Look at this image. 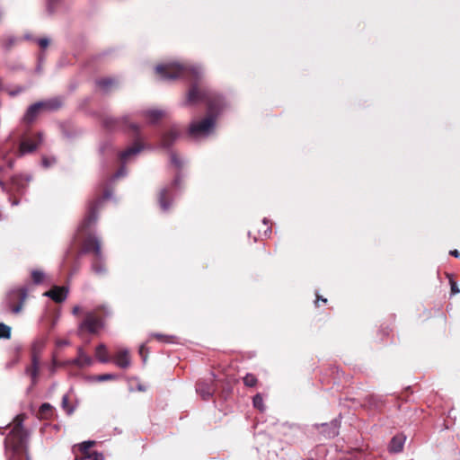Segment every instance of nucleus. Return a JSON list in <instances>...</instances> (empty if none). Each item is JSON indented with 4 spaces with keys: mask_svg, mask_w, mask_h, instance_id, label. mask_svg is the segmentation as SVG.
Here are the masks:
<instances>
[{
    "mask_svg": "<svg viewBox=\"0 0 460 460\" xmlns=\"http://www.w3.org/2000/svg\"><path fill=\"white\" fill-rule=\"evenodd\" d=\"M31 278L35 284H40L45 278V274L41 270H34L31 271Z\"/></svg>",
    "mask_w": 460,
    "mask_h": 460,
    "instance_id": "obj_26",
    "label": "nucleus"
},
{
    "mask_svg": "<svg viewBox=\"0 0 460 460\" xmlns=\"http://www.w3.org/2000/svg\"><path fill=\"white\" fill-rule=\"evenodd\" d=\"M26 440L27 438L22 429V422L19 421L4 439L6 452L12 451V456H9L8 460H16V456L25 449Z\"/></svg>",
    "mask_w": 460,
    "mask_h": 460,
    "instance_id": "obj_4",
    "label": "nucleus"
},
{
    "mask_svg": "<svg viewBox=\"0 0 460 460\" xmlns=\"http://www.w3.org/2000/svg\"><path fill=\"white\" fill-rule=\"evenodd\" d=\"M92 460H104L103 456L102 455H99V454H95Z\"/></svg>",
    "mask_w": 460,
    "mask_h": 460,
    "instance_id": "obj_43",
    "label": "nucleus"
},
{
    "mask_svg": "<svg viewBox=\"0 0 460 460\" xmlns=\"http://www.w3.org/2000/svg\"><path fill=\"white\" fill-rule=\"evenodd\" d=\"M405 438L402 435L394 436L390 444L389 451L392 453H399L403 449Z\"/></svg>",
    "mask_w": 460,
    "mask_h": 460,
    "instance_id": "obj_16",
    "label": "nucleus"
},
{
    "mask_svg": "<svg viewBox=\"0 0 460 460\" xmlns=\"http://www.w3.org/2000/svg\"><path fill=\"white\" fill-rule=\"evenodd\" d=\"M105 126L107 127H112L111 124L112 123H117V124H121V125H124V124H128V127L133 130V131H138L139 130V126L136 123H128V117H124L122 118L121 119L119 120H117V119H111V118H109V119H106L105 121Z\"/></svg>",
    "mask_w": 460,
    "mask_h": 460,
    "instance_id": "obj_19",
    "label": "nucleus"
},
{
    "mask_svg": "<svg viewBox=\"0 0 460 460\" xmlns=\"http://www.w3.org/2000/svg\"><path fill=\"white\" fill-rule=\"evenodd\" d=\"M59 1L60 0H47L46 12L49 15H53L56 13Z\"/></svg>",
    "mask_w": 460,
    "mask_h": 460,
    "instance_id": "obj_24",
    "label": "nucleus"
},
{
    "mask_svg": "<svg viewBox=\"0 0 460 460\" xmlns=\"http://www.w3.org/2000/svg\"><path fill=\"white\" fill-rule=\"evenodd\" d=\"M38 147V143L31 138L24 139L20 145V151L22 155L29 154L35 151Z\"/></svg>",
    "mask_w": 460,
    "mask_h": 460,
    "instance_id": "obj_20",
    "label": "nucleus"
},
{
    "mask_svg": "<svg viewBox=\"0 0 460 460\" xmlns=\"http://www.w3.org/2000/svg\"><path fill=\"white\" fill-rule=\"evenodd\" d=\"M93 444L94 442L91 440L84 441L79 445V449L83 454H87L89 449L93 446Z\"/></svg>",
    "mask_w": 460,
    "mask_h": 460,
    "instance_id": "obj_32",
    "label": "nucleus"
},
{
    "mask_svg": "<svg viewBox=\"0 0 460 460\" xmlns=\"http://www.w3.org/2000/svg\"><path fill=\"white\" fill-rule=\"evenodd\" d=\"M127 175V169H126V166L123 164L118 171L117 172L112 176L111 180L112 181H115L117 179H119L121 177H124Z\"/></svg>",
    "mask_w": 460,
    "mask_h": 460,
    "instance_id": "obj_33",
    "label": "nucleus"
},
{
    "mask_svg": "<svg viewBox=\"0 0 460 460\" xmlns=\"http://www.w3.org/2000/svg\"><path fill=\"white\" fill-rule=\"evenodd\" d=\"M200 102L208 104L207 115L190 123L188 134L195 141H201L214 134L217 118L226 106L224 98L206 87L194 84L189 90L183 105H196Z\"/></svg>",
    "mask_w": 460,
    "mask_h": 460,
    "instance_id": "obj_1",
    "label": "nucleus"
},
{
    "mask_svg": "<svg viewBox=\"0 0 460 460\" xmlns=\"http://www.w3.org/2000/svg\"><path fill=\"white\" fill-rule=\"evenodd\" d=\"M144 116L148 123L155 124L164 116V111L160 110H148L144 112Z\"/></svg>",
    "mask_w": 460,
    "mask_h": 460,
    "instance_id": "obj_21",
    "label": "nucleus"
},
{
    "mask_svg": "<svg viewBox=\"0 0 460 460\" xmlns=\"http://www.w3.org/2000/svg\"><path fill=\"white\" fill-rule=\"evenodd\" d=\"M451 255L455 256V257H459V252L457 250H453V251H450L449 252Z\"/></svg>",
    "mask_w": 460,
    "mask_h": 460,
    "instance_id": "obj_44",
    "label": "nucleus"
},
{
    "mask_svg": "<svg viewBox=\"0 0 460 460\" xmlns=\"http://www.w3.org/2000/svg\"><path fill=\"white\" fill-rule=\"evenodd\" d=\"M31 177L29 175L15 176L12 179V183L17 190L25 188V183L31 181Z\"/></svg>",
    "mask_w": 460,
    "mask_h": 460,
    "instance_id": "obj_23",
    "label": "nucleus"
},
{
    "mask_svg": "<svg viewBox=\"0 0 460 460\" xmlns=\"http://www.w3.org/2000/svg\"><path fill=\"white\" fill-rule=\"evenodd\" d=\"M180 137V130L176 127H172L165 132L161 138V146L169 148Z\"/></svg>",
    "mask_w": 460,
    "mask_h": 460,
    "instance_id": "obj_10",
    "label": "nucleus"
},
{
    "mask_svg": "<svg viewBox=\"0 0 460 460\" xmlns=\"http://www.w3.org/2000/svg\"><path fill=\"white\" fill-rule=\"evenodd\" d=\"M116 377L117 376L115 375H112V374H104V375L96 376L94 377V380L99 381V382H102V381L112 380V379H115Z\"/></svg>",
    "mask_w": 460,
    "mask_h": 460,
    "instance_id": "obj_34",
    "label": "nucleus"
},
{
    "mask_svg": "<svg viewBox=\"0 0 460 460\" xmlns=\"http://www.w3.org/2000/svg\"><path fill=\"white\" fill-rule=\"evenodd\" d=\"M58 106L59 103L57 101L35 102L28 107L23 116V119L24 121L31 123L36 119L40 110L52 111L58 109Z\"/></svg>",
    "mask_w": 460,
    "mask_h": 460,
    "instance_id": "obj_7",
    "label": "nucleus"
},
{
    "mask_svg": "<svg viewBox=\"0 0 460 460\" xmlns=\"http://www.w3.org/2000/svg\"><path fill=\"white\" fill-rule=\"evenodd\" d=\"M10 334H11V328L3 323H0V339L1 338L8 339L10 337Z\"/></svg>",
    "mask_w": 460,
    "mask_h": 460,
    "instance_id": "obj_29",
    "label": "nucleus"
},
{
    "mask_svg": "<svg viewBox=\"0 0 460 460\" xmlns=\"http://www.w3.org/2000/svg\"><path fill=\"white\" fill-rule=\"evenodd\" d=\"M15 42L16 38L14 36H8L5 40H2L0 44L5 50H9L15 44Z\"/></svg>",
    "mask_w": 460,
    "mask_h": 460,
    "instance_id": "obj_25",
    "label": "nucleus"
},
{
    "mask_svg": "<svg viewBox=\"0 0 460 460\" xmlns=\"http://www.w3.org/2000/svg\"><path fill=\"white\" fill-rule=\"evenodd\" d=\"M62 408L63 410L67 413V414H71L73 413L74 411V407L73 406H70L68 404V396L67 395H64L62 397Z\"/></svg>",
    "mask_w": 460,
    "mask_h": 460,
    "instance_id": "obj_30",
    "label": "nucleus"
},
{
    "mask_svg": "<svg viewBox=\"0 0 460 460\" xmlns=\"http://www.w3.org/2000/svg\"><path fill=\"white\" fill-rule=\"evenodd\" d=\"M253 406L259 409L261 411H264L263 399L260 394H257L252 399Z\"/></svg>",
    "mask_w": 460,
    "mask_h": 460,
    "instance_id": "obj_28",
    "label": "nucleus"
},
{
    "mask_svg": "<svg viewBox=\"0 0 460 460\" xmlns=\"http://www.w3.org/2000/svg\"><path fill=\"white\" fill-rule=\"evenodd\" d=\"M144 349H145V347L140 346V349H139L140 354H142V353H143Z\"/></svg>",
    "mask_w": 460,
    "mask_h": 460,
    "instance_id": "obj_46",
    "label": "nucleus"
},
{
    "mask_svg": "<svg viewBox=\"0 0 460 460\" xmlns=\"http://www.w3.org/2000/svg\"><path fill=\"white\" fill-rule=\"evenodd\" d=\"M40 141H41V134H39Z\"/></svg>",
    "mask_w": 460,
    "mask_h": 460,
    "instance_id": "obj_47",
    "label": "nucleus"
},
{
    "mask_svg": "<svg viewBox=\"0 0 460 460\" xmlns=\"http://www.w3.org/2000/svg\"><path fill=\"white\" fill-rule=\"evenodd\" d=\"M38 44L40 48L46 49L49 44V40L48 38H41L38 40Z\"/></svg>",
    "mask_w": 460,
    "mask_h": 460,
    "instance_id": "obj_37",
    "label": "nucleus"
},
{
    "mask_svg": "<svg viewBox=\"0 0 460 460\" xmlns=\"http://www.w3.org/2000/svg\"><path fill=\"white\" fill-rule=\"evenodd\" d=\"M155 71L163 80L185 77L189 74H191L193 78L199 79L203 74V69L200 66L181 65L176 62L158 65L155 67Z\"/></svg>",
    "mask_w": 460,
    "mask_h": 460,
    "instance_id": "obj_3",
    "label": "nucleus"
},
{
    "mask_svg": "<svg viewBox=\"0 0 460 460\" xmlns=\"http://www.w3.org/2000/svg\"><path fill=\"white\" fill-rule=\"evenodd\" d=\"M142 149L143 146L140 144H135L133 146H130L127 148L125 151L121 152L119 155V158L123 162V164H126L131 159V157L137 155Z\"/></svg>",
    "mask_w": 460,
    "mask_h": 460,
    "instance_id": "obj_13",
    "label": "nucleus"
},
{
    "mask_svg": "<svg viewBox=\"0 0 460 460\" xmlns=\"http://www.w3.org/2000/svg\"><path fill=\"white\" fill-rule=\"evenodd\" d=\"M81 311V308L79 305H75L73 307L72 314L74 315H76Z\"/></svg>",
    "mask_w": 460,
    "mask_h": 460,
    "instance_id": "obj_41",
    "label": "nucleus"
},
{
    "mask_svg": "<svg viewBox=\"0 0 460 460\" xmlns=\"http://www.w3.org/2000/svg\"><path fill=\"white\" fill-rule=\"evenodd\" d=\"M450 285H451V292L453 295H456V294L460 293V289L455 281L451 280Z\"/></svg>",
    "mask_w": 460,
    "mask_h": 460,
    "instance_id": "obj_38",
    "label": "nucleus"
},
{
    "mask_svg": "<svg viewBox=\"0 0 460 460\" xmlns=\"http://www.w3.org/2000/svg\"><path fill=\"white\" fill-rule=\"evenodd\" d=\"M243 383L246 386L253 387L257 384V378L254 375L248 373L243 377Z\"/></svg>",
    "mask_w": 460,
    "mask_h": 460,
    "instance_id": "obj_27",
    "label": "nucleus"
},
{
    "mask_svg": "<svg viewBox=\"0 0 460 460\" xmlns=\"http://www.w3.org/2000/svg\"><path fill=\"white\" fill-rule=\"evenodd\" d=\"M68 289L65 287H54L52 289L44 293L45 296L50 297L55 302L60 303L66 300Z\"/></svg>",
    "mask_w": 460,
    "mask_h": 460,
    "instance_id": "obj_11",
    "label": "nucleus"
},
{
    "mask_svg": "<svg viewBox=\"0 0 460 460\" xmlns=\"http://www.w3.org/2000/svg\"><path fill=\"white\" fill-rule=\"evenodd\" d=\"M52 407L49 403H43L41 406H40V412L41 413H47L48 411H51Z\"/></svg>",
    "mask_w": 460,
    "mask_h": 460,
    "instance_id": "obj_40",
    "label": "nucleus"
},
{
    "mask_svg": "<svg viewBox=\"0 0 460 460\" xmlns=\"http://www.w3.org/2000/svg\"><path fill=\"white\" fill-rule=\"evenodd\" d=\"M171 162L172 164H174L177 168H181L183 164L182 161L177 156L176 154L172 153L171 154Z\"/></svg>",
    "mask_w": 460,
    "mask_h": 460,
    "instance_id": "obj_35",
    "label": "nucleus"
},
{
    "mask_svg": "<svg viewBox=\"0 0 460 460\" xmlns=\"http://www.w3.org/2000/svg\"><path fill=\"white\" fill-rule=\"evenodd\" d=\"M26 372H27L28 375L31 376L32 384H35L36 380H37L38 373H39V361H38V359H37L35 355L32 358V365H31V367L27 368Z\"/></svg>",
    "mask_w": 460,
    "mask_h": 460,
    "instance_id": "obj_22",
    "label": "nucleus"
},
{
    "mask_svg": "<svg viewBox=\"0 0 460 460\" xmlns=\"http://www.w3.org/2000/svg\"><path fill=\"white\" fill-rule=\"evenodd\" d=\"M321 426L323 427L322 432L328 438H333L339 433V422L337 420H332L330 424L323 423Z\"/></svg>",
    "mask_w": 460,
    "mask_h": 460,
    "instance_id": "obj_15",
    "label": "nucleus"
},
{
    "mask_svg": "<svg viewBox=\"0 0 460 460\" xmlns=\"http://www.w3.org/2000/svg\"><path fill=\"white\" fill-rule=\"evenodd\" d=\"M52 163H54V160H52V162H49L47 158H46V159H43V161H42L43 165H44V166H46V167L50 166V164H51Z\"/></svg>",
    "mask_w": 460,
    "mask_h": 460,
    "instance_id": "obj_42",
    "label": "nucleus"
},
{
    "mask_svg": "<svg viewBox=\"0 0 460 460\" xmlns=\"http://www.w3.org/2000/svg\"><path fill=\"white\" fill-rule=\"evenodd\" d=\"M112 84L113 81L111 79H103L98 81V85L104 90L108 89L109 86H111Z\"/></svg>",
    "mask_w": 460,
    "mask_h": 460,
    "instance_id": "obj_36",
    "label": "nucleus"
},
{
    "mask_svg": "<svg viewBox=\"0 0 460 460\" xmlns=\"http://www.w3.org/2000/svg\"><path fill=\"white\" fill-rule=\"evenodd\" d=\"M112 193L109 190L105 191L103 199L97 200L94 204L90 206L88 216L84 218L82 226H80L82 229L88 227L90 225L94 224L97 221V209L99 206L102 203L103 199H111Z\"/></svg>",
    "mask_w": 460,
    "mask_h": 460,
    "instance_id": "obj_9",
    "label": "nucleus"
},
{
    "mask_svg": "<svg viewBox=\"0 0 460 460\" xmlns=\"http://www.w3.org/2000/svg\"><path fill=\"white\" fill-rule=\"evenodd\" d=\"M95 357L102 363L112 361L120 368H127L131 363V358L128 349H120L115 353L112 358H111L107 355L105 347H97L95 350Z\"/></svg>",
    "mask_w": 460,
    "mask_h": 460,
    "instance_id": "obj_5",
    "label": "nucleus"
},
{
    "mask_svg": "<svg viewBox=\"0 0 460 460\" xmlns=\"http://www.w3.org/2000/svg\"><path fill=\"white\" fill-rule=\"evenodd\" d=\"M181 181H182L181 176L177 175L170 187L164 188L161 190V191L159 193V204H160L161 209L164 212H166L170 209L171 205H172L171 201H172V196H173L172 189H176V188L180 187Z\"/></svg>",
    "mask_w": 460,
    "mask_h": 460,
    "instance_id": "obj_8",
    "label": "nucleus"
},
{
    "mask_svg": "<svg viewBox=\"0 0 460 460\" xmlns=\"http://www.w3.org/2000/svg\"><path fill=\"white\" fill-rule=\"evenodd\" d=\"M262 222H263V224L266 226V229H265V230H264V232H263V235H264V236H268V235L271 233V229H270V227L268 226V225H269V221H268V219H267V218H264Z\"/></svg>",
    "mask_w": 460,
    "mask_h": 460,
    "instance_id": "obj_39",
    "label": "nucleus"
},
{
    "mask_svg": "<svg viewBox=\"0 0 460 460\" xmlns=\"http://www.w3.org/2000/svg\"><path fill=\"white\" fill-rule=\"evenodd\" d=\"M93 250L94 252V254L97 258V261H94L92 264V270L95 274L102 275L106 273V268L104 263L102 262V253L101 249V241L98 237L95 236H90L85 241L84 244V251L89 252Z\"/></svg>",
    "mask_w": 460,
    "mask_h": 460,
    "instance_id": "obj_6",
    "label": "nucleus"
},
{
    "mask_svg": "<svg viewBox=\"0 0 460 460\" xmlns=\"http://www.w3.org/2000/svg\"><path fill=\"white\" fill-rule=\"evenodd\" d=\"M98 312H103L106 315L111 314V308L106 305L97 306L91 311L84 313V320L79 323L76 334L83 341H88L90 337L99 334L104 328V320L98 316Z\"/></svg>",
    "mask_w": 460,
    "mask_h": 460,
    "instance_id": "obj_2",
    "label": "nucleus"
},
{
    "mask_svg": "<svg viewBox=\"0 0 460 460\" xmlns=\"http://www.w3.org/2000/svg\"><path fill=\"white\" fill-rule=\"evenodd\" d=\"M196 391L203 400H208L212 397L215 387L211 382L201 381L197 384Z\"/></svg>",
    "mask_w": 460,
    "mask_h": 460,
    "instance_id": "obj_12",
    "label": "nucleus"
},
{
    "mask_svg": "<svg viewBox=\"0 0 460 460\" xmlns=\"http://www.w3.org/2000/svg\"><path fill=\"white\" fill-rule=\"evenodd\" d=\"M149 342H157V343H179L180 341L177 337L174 336H165L162 334H154L152 338L148 340Z\"/></svg>",
    "mask_w": 460,
    "mask_h": 460,
    "instance_id": "obj_18",
    "label": "nucleus"
},
{
    "mask_svg": "<svg viewBox=\"0 0 460 460\" xmlns=\"http://www.w3.org/2000/svg\"><path fill=\"white\" fill-rule=\"evenodd\" d=\"M80 367H89L93 363L91 356L87 355L82 348L79 349L77 357L73 360Z\"/></svg>",
    "mask_w": 460,
    "mask_h": 460,
    "instance_id": "obj_14",
    "label": "nucleus"
},
{
    "mask_svg": "<svg viewBox=\"0 0 460 460\" xmlns=\"http://www.w3.org/2000/svg\"><path fill=\"white\" fill-rule=\"evenodd\" d=\"M4 90V87L3 89ZM4 90L7 91L8 94L11 96V97H14L18 94H20L21 93H22L25 88L23 86H21V85H17L15 86L13 89H7V88H4Z\"/></svg>",
    "mask_w": 460,
    "mask_h": 460,
    "instance_id": "obj_31",
    "label": "nucleus"
},
{
    "mask_svg": "<svg viewBox=\"0 0 460 460\" xmlns=\"http://www.w3.org/2000/svg\"><path fill=\"white\" fill-rule=\"evenodd\" d=\"M317 299H321V300H322L323 302H324V303L327 301V299H326V298H323V297H320V296H317Z\"/></svg>",
    "mask_w": 460,
    "mask_h": 460,
    "instance_id": "obj_45",
    "label": "nucleus"
},
{
    "mask_svg": "<svg viewBox=\"0 0 460 460\" xmlns=\"http://www.w3.org/2000/svg\"><path fill=\"white\" fill-rule=\"evenodd\" d=\"M16 294L21 296V301H19L18 305H16L12 307V311L14 314H18L22 310L23 302H24V300L26 299V296H27V289L23 288H21V289H18V290H13V291L10 292V296H13Z\"/></svg>",
    "mask_w": 460,
    "mask_h": 460,
    "instance_id": "obj_17",
    "label": "nucleus"
}]
</instances>
